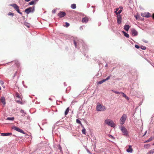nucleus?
<instances>
[{"mask_svg": "<svg viewBox=\"0 0 154 154\" xmlns=\"http://www.w3.org/2000/svg\"><path fill=\"white\" fill-rule=\"evenodd\" d=\"M12 63H14L15 64L14 66L11 67L7 69V73L8 74H12L13 73L14 71V70L15 66H18L19 65V64L17 60H15L12 61Z\"/></svg>", "mask_w": 154, "mask_h": 154, "instance_id": "f257e3e1", "label": "nucleus"}, {"mask_svg": "<svg viewBox=\"0 0 154 154\" xmlns=\"http://www.w3.org/2000/svg\"><path fill=\"white\" fill-rule=\"evenodd\" d=\"M105 123L107 125L112 127L115 126V124L113 121L110 119H106L105 121Z\"/></svg>", "mask_w": 154, "mask_h": 154, "instance_id": "f03ea898", "label": "nucleus"}, {"mask_svg": "<svg viewBox=\"0 0 154 154\" xmlns=\"http://www.w3.org/2000/svg\"><path fill=\"white\" fill-rule=\"evenodd\" d=\"M120 129L122 131L123 134L124 136H127L128 135V133L126 128L123 126H122L120 127Z\"/></svg>", "mask_w": 154, "mask_h": 154, "instance_id": "7ed1b4c3", "label": "nucleus"}, {"mask_svg": "<svg viewBox=\"0 0 154 154\" xmlns=\"http://www.w3.org/2000/svg\"><path fill=\"white\" fill-rule=\"evenodd\" d=\"M96 108L97 111H104L106 109L105 106L101 104L97 105Z\"/></svg>", "mask_w": 154, "mask_h": 154, "instance_id": "20e7f679", "label": "nucleus"}, {"mask_svg": "<svg viewBox=\"0 0 154 154\" xmlns=\"http://www.w3.org/2000/svg\"><path fill=\"white\" fill-rule=\"evenodd\" d=\"M127 118V116L125 114L123 115L120 119V123L121 125H123L125 123Z\"/></svg>", "mask_w": 154, "mask_h": 154, "instance_id": "39448f33", "label": "nucleus"}, {"mask_svg": "<svg viewBox=\"0 0 154 154\" xmlns=\"http://www.w3.org/2000/svg\"><path fill=\"white\" fill-rule=\"evenodd\" d=\"M35 10V7H30L25 9V12L27 14L30 12H33Z\"/></svg>", "mask_w": 154, "mask_h": 154, "instance_id": "423d86ee", "label": "nucleus"}, {"mask_svg": "<svg viewBox=\"0 0 154 154\" xmlns=\"http://www.w3.org/2000/svg\"><path fill=\"white\" fill-rule=\"evenodd\" d=\"M10 6L13 7L17 12L20 14H22V13L20 12L19 7L15 4H12L10 5Z\"/></svg>", "mask_w": 154, "mask_h": 154, "instance_id": "0eeeda50", "label": "nucleus"}, {"mask_svg": "<svg viewBox=\"0 0 154 154\" xmlns=\"http://www.w3.org/2000/svg\"><path fill=\"white\" fill-rule=\"evenodd\" d=\"M66 15V13L63 11H60L59 13L58 14V16L60 18H61L63 17H64Z\"/></svg>", "mask_w": 154, "mask_h": 154, "instance_id": "6e6552de", "label": "nucleus"}, {"mask_svg": "<svg viewBox=\"0 0 154 154\" xmlns=\"http://www.w3.org/2000/svg\"><path fill=\"white\" fill-rule=\"evenodd\" d=\"M12 129L22 133L24 134V131L23 130L16 126H13L12 127Z\"/></svg>", "mask_w": 154, "mask_h": 154, "instance_id": "1a4fd4ad", "label": "nucleus"}, {"mask_svg": "<svg viewBox=\"0 0 154 154\" xmlns=\"http://www.w3.org/2000/svg\"><path fill=\"white\" fill-rule=\"evenodd\" d=\"M141 15L143 17H149L151 16V14L149 12L142 13Z\"/></svg>", "mask_w": 154, "mask_h": 154, "instance_id": "9d476101", "label": "nucleus"}, {"mask_svg": "<svg viewBox=\"0 0 154 154\" xmlns=\"http://www.w3.org/2000/svg\"><path fill=\"white\" fill-rule=\"evenodd\" d=\"M110 76H108V77H107L106 79H104L101 81H99L98 82V84H102L104 82L106 81H107V80H108L109 79H110Z\"/></svg>", "mask_w": 154, "mask_h": 154, "instance_id": "9b49d317", "label": "nucleus"}, {"mask_svg": "<svg viewBox=\"0 0 154 154\" xmlns=\"http://www.w3.org/2000/svg\"><path fill=\"white\" fill-rule=\"evenodd\" d=\"M122 17L120 15H118L117 22L118 24H120L121 22Z\"/></svg>", "mask_w": 154, "mask_h": 154, "instance_id": "f8f14e48", "label": "nucleus"}, {"mask_svg": "<svg viewBox=\"0 0 154 154\" xmlns=\"http://www.w3.org/2000/svg\"><path fill=\"white\" fill-rule=\"evenodd\" d=\"M88 20V18L87 17H85L82 19V22L84 23H86Z\"/></svg>", "mask_w": 154, "mask_h": 154, "instance_id": "ddd939ff", "label": "nucleus"}, {"mask_svg": "<svg viewBox=\"0 0 154 154\" xmlns=\"http://www.w3.org/2000/svg\"><path fill=\"white\" fill-rule=\"evenodd\" d=\"M0 101L4 105L5 104V100L4 97H2L0 99Z\"/></svg>", "mask_w": 154, "mask_h": 154, "instance_id": "4468645a", "label": "nucleus"}, {"mask_svg": "<svg viewBox=\"0 0 154 154\" xmlns=\"http://www.w3.org/2000/svg\"><path fill=\"white\" fill-rule=\"evenodd\" d=\"M132 35L134 36L137 35L138 34L137 32L134 29L132 30Z\"/></svg>", "mask_w": 154, "mask_h": 154, "instance_id": "2eb2a0df", "label": "nucleus"}, {"mask_svg": "<svg viewBox=\"0 0 154 154\" xmlns=\"http://www.w3.org/2000/svg\"><path fill=\"white\" fill-rule=\"evenodd\" d=\"M126 151L127 152H132L133 151V149L132 148V146L130 145L129 146V148L127 149Z\"/></svg>", "mask_w": 154, "mask_h": 154, "instance_id": "dca6fc26", "label": "nucleus"}, {"mask_svg": "<svg viewBox=\"0 0 154 154\" xmlns=\"http://www.w3.org/2000/svg\"><path fill=\"white\" fill-rule=\"evenodd\" d=\"M12 134V133H2L1 134V135L2 136H7L8 135H10Z\"/></svg>", "mask_w": 154, "mask_h": 154, "instance_id": "f3484780", "label": "nucleus"}, {"mask_svg": "<svg viewBox=\"0 0 154 154\" xmlns=\"http://www.w3.org/2000/svg\"><path fill=\"white\" fill-rule=\"evenodd\" d=\"M130 28V26L128 25H125L124 26V29L127 31H128Z\"/></svg>", "mask_w": 154, "mask_h": 154, "instance_id": "a211bd4d", "label": "nucleus"}, {"mask_svg": "<svg viewBox=\"0 0 154 154\" xmlns=\"http://www.w3.org/2000/svg\"><path fill=\"white\" fill-rule=\"evenodd\" d=\"M121 94H122L123 96L126 99H127L128 100H129V97L126 96V95L124 93L122 92V93H121Z\"/></svg>", "mask_w": 154, "mask_h": 154, "instance_id": "6ab92c4d", "label": "nucleus"}, {"mask_svg": "<svg viewBox=\"0 0 154 154\" xmlns=\"http://www.w3.org/2000/svg\"><path fill=\"white\" fill-rule=\"evenodd\" d=\"M154 153V149H153L148 152L147 154H152Z\"/></svg>", "mask_w": 154, "mask_h": 154, "instance_id": "aec40b11", "label": "nucleus"}, {"mask_svg": "<svg viewBox=\"0 0 154 154\" xmlns=\"http://www.w3.org/2000/svg\"><path fill=\"white\" fill-rule=\"evenodd\" d=\"M71 8L73 9H75L76 8V5L75 4H72L71 6Z\"/></svg>", "mask_w": 154, "mask_h": 154, "instance_id": "412c9836", "label": "nucleus"}, {"mask_svg": "<svg viewBox=\"0 0 154 154\" xmlns=\"http://www.w3.org/2000/svg\"><path fill=\"white\" fill-rule=\"evenodd\" d=\"M16 97L18 98L22 99V97L18 93L16 94Z\"/></svg>", "mask_w": 154, "mask_h": 154, "instance_id": "4be33fe9", "label": "nucleus"}, {"mask_svg": "<svg viewBox=\"0 0 154 154\" xmlns=\"http://www.w3.org/2000/svg\"><path fill=\"white\" fill-rule=\"evenodd\" d=\"M123 32L124 33V35L127 38H129V35L128 34V33H126L124 31H123Z\"/></svg>", "mask_w": 154, "mask_h": 154, "instance_id": "5701e85b", "label": "nucleus"}, {"mask_svg": "<svg viewBox=\"0 0 154 154\" xmlns=\"http://www.w3.org/2000/svg\"><path fill=\"white\" fill-rule=\"evenodd\" d=\"M69 108L68 107L66 109V111H65V115L66 116V115L68 114V113L69 112Z\"/></svg>", "mask_w": 154, "mask_h": 154, "instance_id": "b1692460", "label": "nucleus"}, {"mask_svg": "<svg viewBox=\"0 0 154 154\" xmlns=\"http://www.w3.org/2000/svg\"><path fill=\"white\" fill-rule=\"evenodd\" d=\"M122 11V10H119L118 11H115V12L116 13V14L117 15L118 14H119Z\"/></svg>", "mask_w": 154, "mask_h": 154, "instance_id": "393cba45", "label": "nucleus"}, {"mask_svg": "<svg viewBox=\"0 0 154 154\" xmlns=\"http://www.w3.org/2000/svg\"><path fill=\"white\" fill-rule=\"evenodd\" d=\"M82 133L83 134H85V133H86V129L84 127H83V129L82 130Z\"/></svg>", "mask_w": 154, "mask_h": 154, "instance_id": "a878e982", "label": "nucleus"}, {"mask_svg": "<svg viewBox=\"0 0 154 154\" xmlns=\"http://www.w3.org/2000/svg\"><path fill=\"white\" fill-rule=\"evenodd\" d=\"M134 17L137 20L140 18V16L138 14H137L136 15L134 16Z\"/></svg>", "mask_w": 154, "mask_h": 154, "instance_id": "bb28decb", "label": "nucleus"}, {"mask_svg": "<svg viewBox=\"0 0 154 154\" xmlns=\"http://www.w3.org/2000/svg\"><path fill=\"white\" fill-rule=\"evenodd\" d=\"M14 119V117H8L7 118V120H13Z\"/></svg>", "mask_w": 154, "mask_h": 154, "instance_id": "cd10ccee", "label": "nucleus"}, {"mask_svg": "<svg viewBox=\"0 0 154 154\" xmlns=\"http://www.w3.org/2000/svg\"><path fill=\"white\" fill-rule=\"evenodd\" d=\"M150 146V145L149 144H146L144 145V147L146 148H148Z\"/></svg>", "mask_w": 154, "mask_h": 154, "instance_id": "c85d7f7f", "label": "nucleus"}, {"mask_svg": "<svg viewBox=\"0 0 154 154\" xmlns=\"http://www.w3.org/2000/svg\"><path fill=\"white\" fill-rule=\"evenodd\" d=\"M112 91L114 93H115V94H121V93H122V92H119L118 91H116L112 90Z\"/></svg>", "mask_w": 154, "mask_h": 154, "instance_id": "c756f323", "label": "nucleus"}, {"mask_svg": "<svg viewBox=\"0 0 154 154\" xmlns=\"http://www.w3.org/2000/svg\"><path fill=\"white\" fill-rule=\"evenodd\" d=\"M8 16H13L14 15V13H11V12H9L8 14Z\"/></svg>", "mask_w": 154, "mask_h": 154, "instance_id": "7c9ffc66", "label": "nucleus"}, {"mask_svg": "<svg viewBox=\"0 0 154 154\" xmlns=\"http://www.w3.org/2000/svg\"><path fill=\"white\" fill-rule=\"evenodd\" d=\"M20 112L23 114L22 116H24L25 114V113L24 112V111L23 110H21L20 111Z\"/></svg>", "mask_w": 154, "mask_h": 154, "instance_id": "2f4dec72", "label": "nucleus"}, {"mask_svg": "<svg viewBox=\"0 0 154 154\" xmlns=\"http://www.w3.org/2000/svg\"><path fill=\"white\" fill-rule=\"evenodd\" d=\"M35 3V2L34 1H32L31 2H29V5H32L34 4Z\"/></svg>", "mask_w": 154, "mask_h": 154, "instance_id": "473e14b6", "label": "nucleus"}, {"mask_svg": "<svg viewBox=\"0 0 154 154\" xmlns=\"http://www.w3.org/2000/svg\"><path fill=\"white\" fill-rule=\"evenodd\" d=\"M152 140V139L151 138V137H150L149 140H147L145 141L144 142V143L149 142L150 141H151Z\"/></svg>", "mask_w": 154, "mask_h": 154, "instance_id": "72a5a7b5", "label": "nucleus"}, {"mask_svg": "<svg viewBox=\"0 0 154 154\" xmlns=\"http://www.w3.org/2000/svg\"><path fill=\"white\" fill-rule=\"evenodd\" d=\"M76 122L79 123V124H80L81 125H82V124H81V122L78 119H77L76 120Z\"/></svg>", "mask_w": 154, "mask_h": 154, "instance_id": "f704fd0d", "label": "nucleus"}, {"mask_svg": "<svg viewBox=\"0 0 154 154\" xmlns=\"http://www.w3.org/2000/svg\"><path fill=\"white\" fill-rule=\"evenodd\" d=\"M140 48L143 50H145L146 49V47L144 46H141Z\"/></svg>", "mask_w": 154, "mask_h": 154, "instance_id": "c9c22d12", "label": "nucleus"}, {"mask_svg": "<svg viewBox=\"0 0 154 154\" xmlns=\"http://www.w3.org/2000/svg\"><path fill=\"white\" fill-rule=\"evenodd\" d=\"M65 24L66 25L64 26H66V27H68L69 26V24L67 22H66Z\"/></svg>", "mask_w": 154, "mask_h": 154, "instance_id": "e433bc0d", "label": "nucleus"}, {"mask_svg": "<svg viewBox=\"0 0 154 154\" xmlns=\"http://www.w3.org/2000/svg\"><path fill=\"white\" fill-rule=\"evenodd\" d=\"M135 47L136 48H138V49L140 48L139 46L137 45H135Z\"/></svg>", "mask_w": 154, "mask_h": 154, "instance_id": "4c0bfd02", "label": "nucleus"}, {"mask_svg": "<svg viewBox=\"0 0 154 154\" xmlns=\"http://www.w3.org/2000/svg\"><path fill=\"white\" fill-rule=\"evenodd\" d=\"M74 45H75V46L76 48H77V44H76V43L75 42V41H74Z\"/></svg>", "mask_w": 154, "mask_h": 154, "instance_id": "58836bf2", "label": "nucleus"}, {"mask_svg": "<svg viewBox=\"0 0 154 154\" xmlns=\"http://www.w3.org/2000/svg\"><path fill=\"white\" fill-rule=\"evenodd\" d=\"M109 137H112V138L113 137L112 135H109Z\"/></svg>", "mask_w": 154, "mask_h": 154, "instance_id": "ea45409f", "label": "nucleus"}, {"mask_svg": "<svg viewBox=\"0 0 154 154\" xmlns=\"http://www.w3.org/2000/svg\"><path fill=\"white\" fill-rule=\"evenodd\" d=\"M119 8H117L116 9V11H119Z\"/></svg>", "mask_w": 154, "mask_h": 154, "instance_id": "a19ab883", "label": "nucleus"}, {"mask_svg": "<svg viewBox=\"0 0 154 154\" xmlns=\"http://www.w3.org/2000/svg\"><path fill=\"white\" fill-rule=\"evenodd\" d=\"M56 11L55 10H53L52 12L54 13H55Z\"/></svg>", "mask_w": 154, "mask_h": 154, "instance_id": "79ce46f5", "label": "nucleus"}, {"mask_svg": "<svg viewBox=\"0 0 154 154\" xmlns=\"http://www.w3.org/2000/svg\"><path fill=\"white\" fill-rule=\"evenodd\" d=\"M17 102L18 103H21V102L20 101H18H18H17Z\"/></svg>", "mask_w": 154, "mask_h": 154, "instance_id": "37998d69", "label": "nucleus"}, {"mask_svg": "<svg viewBox=\"0 0 154 154\" xmlns=\"http://www.w3.org/2000/svg\"><path fill=\"white\" fill-rule=\"evenodd\" d=\"M30 0H25V1L26 2H28Z\"/></svg>", "mask_w": 154, "mask_h": 154, "instance_id": "c03bdc74", "label": "nucleus"}, {"mask_svg": "<svg viewBox=\"0 0 154 154\" xmlns=\"http://www.w3.org/2000/svg\"><path fill=\"white\" fill-rule=\"evenodd\" d=\"M152 18L154 19V13L152 15Z\"/></svg>", "mask_w": 154, "mask_h": 154, "instance_id": "a18cd8bd", "label": "nucleus"}, {"mask_svg": "<svg viewBox=\"0 0 154 154\" xmlns=\"http://www.w3.org/2000/svg\"><path fill=\"white\" fill-rule=\"evenodd\" d=\"M147 132V131H146L145 132V133L143 135V136H144L146 134Z\"/></svg>", "mask_w": 154, "mask_h": 154, "instance_id": "49530a36", "label": "nucleus"}, {"mask_svg": "<svg viewBox=\"0 0 154 154\" xmlns=\"http://www.w3.org/2000/svg\"><path fill=\"white\" fill-rule=\"evenodd\" d=\"M1 83L2 84H3V82H2V81H1Z\"/></svg>", "mask_w": 154, "mask_h": 154, "instance_id": "de8ad7c7", "label": "nucleus"}, {"mask_svg": "<svg viewBox=\"0 0 154 154\" xmlns=\"http://www.w3.org/2000/svg\"><path fill=\"white\" fill-rule=\"evenodd\" d=\"M1 89V87L0 86V90Z\"/></svg>", "mask_w": 154, "mask_h": 154, "instance_id": "09e8293b", "label": "nucleus"}, {"mask_svg": "<svg viewBox=\"0 0 154 154\" xmlns=\"http://www.w3.org/2000/svg\"><path fill=\"white\" fill-rule=\"evenodd\" d=\"M35 1H38V0H35Z\"/></svg>", "mask_w": 154, "mask_h": 154, "instance_id": "8fccbe9b", "label": "nucleus"}, {"mask_svg": "<svg viewBox=\"0 0 154 154\" xmlns=\"http://www.w3.org/2000/svg\"><path fill=\"white\" fill-rule=\"evenodd\" d=\"M153 145H154V144H153Z\"/></svg>", "mask_w": 154, "mask_h": 154, "instance_id": "3c124183", "label": "nucleus"}]
</instances>
